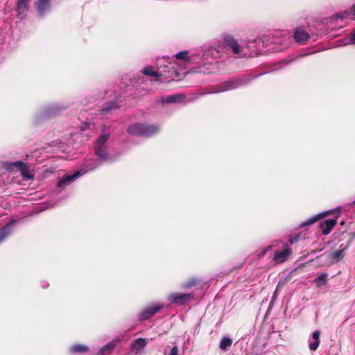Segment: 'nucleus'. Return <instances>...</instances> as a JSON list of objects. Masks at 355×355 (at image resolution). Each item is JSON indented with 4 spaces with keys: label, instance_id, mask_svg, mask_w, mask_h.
Here are the masks:
<instances>
[{
    "label": "nucleus",
    "instance_id": "nucleus-35",
    "mask_svg": "<svg viewBox=\"0 0 355 355\" xmlns=\"http://www.w3.org/2000/svg\"><path fill=\"white\" fill-rule=\"evenodd\" d=\"M323 248H317L315 252H319V251H321L322 250Z\"/></svg>",
    "mask_w": 355,
    "mask_h": 355
},
{
    "label": "nucleus",
    "instance_id": "nucleus-25",
    "mask_svg": "<svg viewBox=\"0 0 355 355\" xmlns=\"http://www.w3.org/2000/svg\"><path fill=\"white\" fill-rule=\"evenodd\" d=\"M327 274H326V273H322V275H320V276H318V277H316L314 279V282H315L317 284L318 286L325 284L327 283Z\"/></svg>",
    "mask_w": 355,
    "mask_h": 355
},
{
    "label": "nucleus",
    "instance_id": "nucleus-21",
    "mask_svg": "<svg viewBox=\"0 0 355 355\" xmlns=\"http://www.w3.org/2000/svg\"><path fill=\"white\" fill-rule=\"evenodd\" d=\"M349 15H353L355 17V4L350 8V10L343 12L342 13L336 14L335 17L344 19Z\"/></svg>",
    "mask_w": 355,
    "mask_h": 355
},
{
    "label": "nucleus",
    "instance_id": "nucleus-14",
    "mask_svg": "<svg viewBox=\"0 0 355 355\" xmlns=\"http://www.w3.org/2000/svg\"><path fill=\"white\" fill-rule=\"evenodd\" d=\"M116 347V344L114 342H110L101 347L98 352L97 355H109L112 353Z\"/></svg>",
    "mask_w": 355,
    "mask_h": 355
},
{
    "label": "nucleus",
    "instance_id": "nucleus-30",
    "mask_svg": "<svg viewBox=\"0 0 355 355\" xmlns=\"http://www.w3.org/2000/svg\"><path fill=\"white\" fill-rule=\"evenodd\" d=\"M179 349L177 345H174L172 349H171L169 355H179Z\"/></svg>",
    "mask_w": 355,
    "mask_h": 355
},
{
    "label": "nucleus",
    "instance_id": "nucleus-16",
    "mask_svg": "<svg viewBox=\"0 0 355 355\" xmlns=\"http://www.w3.org/2000/svg\"><path fill=\"white\" fill-rule=\"evenodd\" d=\"M320 333L318 330L315 331L313 333V338L315 340L313 343L309 344V347L311 351H315L320 344Z\"/></svg>",
    "mask_w": 355,
    "mask_h": 355
},
{
    "label": "nucleus",
    "instance_id": "nucleus-4",
    "mask_svg": "<svg viewBox=\"0 0 355 355\" xmlns=\"http://www.w3.org/2000/svg\"><path fill=\"white\" fill-rule=\"evenodd\" d=\"M8 164L19 171L24 180H28L33 178V175L31 174L28 166L23 162L17 161L13 163H9Z\"/></svg>",
    "mask_w": 355,
    "mask_h": 355
},
{
    "label": "nucleus",
    "instance_id": "nucleus-9",
    "mask_svg": "<svg viewBox=\"0 0 355 355\" xmlns=\"http://www.w3.org/2000/svg\"><path fill=\"white\" fill-rule=\"evenodd\" d=\"M291 254V250L288 248L283 251H276L274 254L273 261L277 263H281L286 261Z\"/></svg>",
    "mask_w": 355,
    "mask_h": 355
},
{
    "label": "nucleus",
    "instance_id": "nucleus-26",
    "mask_svg": "<svg viewBox=\"0 0 355 355\" xmlns=\"http://www.w3.org/2000/svg\"><path fill=\"white\" fill-rule=\"evenodd\" d=\"M232 344V340L229 338H223L220 343V348L225 349L227 347H230Z\"/></svg>",
    "mask_w": 355,
    "mask_h": 355
},
{
    "label": "nucleus",
    "instance_id": "nucleus-8",
    "mask_svg": "<svg viewBox=\"0 0 355 355\" xmlns=\"http://www.w3.org/2000/svg\"><path fill=\"white\" fill-rule=\"evenodd\" d=\"M293 37L296 42L300 44H304L310 38L309 34L302 28L295 29Z\"/></svg>",
    "mask_w": 355,
    "mask_h": 355
},
{
    "label": "nucleus",
    "instance_id": "nucleus-7",
    "mask_svg": "<svg viewBox=\"0 0 355 355\" xmlns=\"http://www.w3.org/2000/svg\"><path fill=\"white\" fill-rule=\"evenodd\" d=\"M333 214L332 210L326 211L324 212H322L318 215L313 216L311 218L306 220V221L302 223L300 225V227H304L307 225H311L320 220L321 218H323L330 214Z\"/></svg>",
    "mask_w": 355,
    "mask_h": 355
},
{
    "label": "nucleus",
    "instance_id": "nucleus-22",
    "mask_svg": "<svg viewBox=\"0 0 355 355\" xmlns=\"http://www.w3.org/2000/svg\"><path fill=\"white\" fill-rule=\"evenodd\" d=\"M118 107L117 103L116 101H112L108 103V105L104 107H103L101 110V114H106L110 112L113 110H116Z\"/></svg>",
    "mask_w": 355,
    "mask_h": 355
},
{
    "label": "nucleus",
    "instance_id": "nucleus-5",
    "mask_svg": "<svg viewBox=\"0 0 355 355\" xmlns=\"http://www.w3.org/2000/svg\"><path fill=\"white\" fill-rule=\"evenodd\" d=\"M338 218V216H337L334 218H329L324 222L320 223L319 227L322 230V233L323 235H327L331 232L332 229L337 224Z\"/></svg>",
    "mask_w": 355,
    "mask_h": 355
},
{
    "label": "nucleus",
    "instance_id": "nucleus-19",
    "mask_svg": "<svg viewBox=\"0 0 355 355\" xmlns=\"http://www.w3.org/2000/svg\"><path fill=\"white\" fill-rule=\"evenodd\" d=\"M201 282V279L192 277L189 280L186 281L182 284V287L185 289H189L191 287H194L198 286Z\"/></svg>",
    "mask_w": 355,
    "mask_h": 355
},
{
    "label": "nucleus",
    "instance_id": "nucleus-36",
    "mask_svg": "<svg viewBox=\"0 0 355 355\" xmlns=\"http://www.w3.org/2000/svg\"><path fill=\"white\" fill-rule=\"evenodd\" d=\"M353 205H355V200L353 202Z\"/></svg>",
    "mask_w": 355,
    "mask_h": 355
},
{
    "label": "nucleus",
    "instance_id": "nucleus-2",
    "mask_svg": "<svg viewBox=\"0 0 355 355\" xmlns=\"http://www.w3.org/2000/svg\"><path fill=\"white\" fill-rule=\"evenodd\" d=\"M192 299H193V295L191 293H173L168 296V300L171 303L179 305H183Z\"/></svg>",
    "mask_w": 355,
    "mask_h": 355
},
{
    "label": "nucleus",
    "instance_id": "nucleus-3",
    "mask_svg": "<svg viewBox=\"0 0 355 355\" xmlns=\"http://www.w3.org/2000/svg\"><path fill=\"white\" fill-rule=\"evenodd\" d=\"M223 44L227 50H231L234 54H238L240 52L237 40L230 35H225L223 37Z\"/></svg>",
    "mask_w": 355,
    "mask_h": 355
},
{
    "label": "nucleus",
    "instance_id": "nucleus-18",
    "mask_svg": "<svg viewBox=\"0 0 355 355\" xmlns=\"http://www.w3.org/2000/svg\"><path fill=\"white\" fill-rule=\"evenodd\" d=\"M31 0H17V11L19 14L24 13L28 9V5Z\"/></svg>",
    "mask_w": 355,
    "mask_h": 355
},
{
    "label": "nucleus",
    "instance_id": "nucleus-34",
    "mask_svg": "<svg viewBox=\"0 0 355 355\" xmlns=\"http://www.w3.org/2000/svg\"><path fill=\"white\" fill-rule=\"evenodd\" d=\"M351 39L352 42L355 44V33L352 34Z\"/></svg>",
    "mask_w": 355,
    "mask_h": 355
},
{
    "label": "nucleus",
    "instance_id": "nucleus-11",
    "mask_svg": "<svg viewBox=\"0 0 355 355\" xmlns=\"http://www.w3.org/2000/svg\"><path fill=\"white\" fill-rule=\"evenodd\" d=\"M95 155L103 162L110 159L105 146H95Z\"/></svg>",
    "mask_w": 355,
    "mask_h": 355
},
{
    "label": "nucleus",
    "instance_id": "nucleus-15",
    "mask_svg": "<svg viewBox=\"0 0 355 355\" xmlns=\"http://www.w3.org/2000/svg\"><path fill=\"white\" fill-rule=\"evenodd\" d=\"M142 73L147 76L155 78L156 80H158L160 77L161 74L159 73L157 71L153 70L152 67H146L142 70Z\"/></svg>",
    "mask_w": 355,
    "mask_h": 355
},
{
    "label": "nucleus",
    "instance_id": "nucleus-6",
    "mask_svg": "<svg viewBox=\"0 0 355 355\" xmlns=\"http://www.w3.org/2000/svg\"><path fill=\"white\" fill-rule=\"evenodd\" d=\"M162 309V306L155 305L147 308L141 312L139 315V319L140 320H146L151 318L155 313L158 312Z\"/></svg>",
    "mask_w": 355,
    "mask_h": 355
},
{
    "label": "nucleus",
    "instance_id": "nucleus-20",
    "mask_svg": "<svg viewBox=\"0 0 355 355\" xmlns=\"http://www.w3.org/2000/svg\"><path fill=\"white\" fill-rule=\"evenodd\" d=\"M147 345V340L146 338H139L135 340L132 346L137 350L143 349Z\"/></svg>",
    "mask_w": 355,
    "mask_h": 355
},
{
    "label": "nucleus",
    "instance_id": "nucleus-24",
    "mask_svg": "<svg viewBox=\"0 0 355 355\" xmlns=\"http://www.w3.org/2000/svg\"><path fill=\"white\" fill-rule=\"evenodd\" d=\"M182 98L183 96L179 94L170 95L166 97L164 102L166 103H176L180 101Z\"/></svg>",
    "mask_w": 355,
    "mask_h": 355
},
{
    "label": "nucleus",
    "instance_id": "nucleus-17",
    "mask_svg": "<svg viewBox=\"0 0 355 355\" xmlns=\"http://www.w3.org/2000/svg\"><path fill=\"white\" fill-rule=\"evenodd\" d=\"M88 351V347L82 344L73 345L70 348V352L73 354L86 353Z\"/></svg>",
    "mask_w": 355,
    "mask_h": 355
},
{
    "label": "nucleus",
    "instance_id": "nucleus-13",
    "mask_svg": "<svg viewBox=\"0 0 355 355\" xmlns=\"http://www.w3.org/2000/svg\"><path fill=\"white\" fill-rule=\"evenodd\" d=\"M80 174L79 171L74 173L73 175H65L57 182V187L62 188L67 184H69L71 180L78 177Z\"/></svg>",
    "mask_w": 355,
    "mask_h": 355
},
{
    "label": "nucleus",
    "instance_id": "nucleus-10",
    "mask_svg": "<svg viewBox=\"0 0 355 355\" xmlns=\"http://www.w3.org/2000/svg\"><path fill=\"white\" fill-rule=\"evenodd\" d=\"M239 85V83L236 80H229L222 83L217 86V92H223L228 90L236 89Z\"/></svg>",
    "mask_w": 355,
    "mask_h": 355
},
{
    "label": "nucleus",
    "instance_id": "nucleus-37",
    "mask_svg": "<svg viewBox=\"0 0 355 355\" xmlns=\"http://www.w3.org/2000/svg\"><path fill=\"white\" fill-rule=\"evenodd\" d=\"M353 236H355V232H354V233H353Z\"/></svg>",
    "mask_w": 355,
    "mask_h": 355
},
{
    "label": "nucleus",
    "instance_id": "nucleus-33",
    "mask_svg": "<svg viewBox=\"0 0 355 355\" xmlns=\"http://www.w3.org/2000/svg\"><path fill=\"white\" fill-rule=\"evenodd\" d=\"M280 287V283H279L275 288V291L273 293V299L276 297V296L278 295L279 288Z\"/></svg>",
    "mask_w": 355,
    "mask_h": 355
},
{
    "label": "nucleus",
    "instance_id": "nucleus-31",
    "mask_svg": "<svg viewBox=\"0 0 355 355\" xmlns=\"http://www.w3.org/2000/svg\"><path fill=\"white\" fill-rule=\"evenodd\" d=\"M300 240V236L299 235H296L295 236H293L290 239V243L291 244H294L295 243H297L298 241Z\"/></svg>",
    "mask_w": 355,
    "mask_h": 355
},
{
    "label": "nucleus",
    "instance_id": "nucleus-23",
    "mask_svg": "<svg viewBox=\"0 0 355 355\" xmlns=\"http://www.w3.org/2000/svg\"><path fill=\"white\" fill-rule=\"evenodd\" d=\"M344 257V250H339L334 251L330 254V258L333 260L338 261L342 260Z\"/></svg>",
    "mask_w": 355,
    "mask_h": 355
},
{
    "label": "nucleus",
    "instance_id": "nucleus-29",
    "mask_svg": "<svg viewBox=\"0 0 355 355\" xmlns=\"http://www.w3.org/2000/svg\"><path fill=\"white\" fill-rule=\"evenodd\" d=\"M10 234L8 225L0 230V243Z\"/></svg>",
    "mask_w": 355,
    "mask_h": 355
},
{
    "label": "nucleus",
    "instance_id": "nucleus-1",
    "mask_svg": "<svg viewBox=\"0 0 355 355\" xmlns=\"http://www.w3.org/2000/svg\"><path fill=\"white\" fill-rule=\"evenodd\" d=\"M159 130V125L156 124L135 123L128 127L127 132L134 137H151L157 135Z\"/></svg>",
    "mask_w": 355,
    "mask_h": 355
},
{
    "label": "nucleus",
    "instance_id": "nucleus-28",
    "mask_svg": "<svg viewBox=\"0 0 355 355\" xmlns=\"http://www.w3.org/2000/svg\"><path fill=\"white\" fill-rule=\"evenodd\" d=\"M110 137L109 134L102 135L96 141V146H105L106 141Z\"/></svg>",
    "mask_w": 355,
    "mask_h": 355
},
{
    "label": "nucleus",
    "instance_id": "nucleus-27",
    "mask_svg": "<svg viewBox=\"0 0 355 355\" xmlns=\"http://www.w3.org/2000/svg\"><path fill=\"white\" fill-rule=\"evenodd\" d=\"M175 58L178 60H182L184 62H188L189 58L188 57V51H183L175 54Z\"/></svg>",
    "mask_w": 355,
    "mask_h": 355
},
{
    "label": "nucleus",
    "instance_id": "nucleus-12",
    "mask_svg": "<svg viewBox=\"0 0 355 355\" xmlns=\"http://www.w3.org/2000/svg\"><path fill=\"white\" fill-rule=\"evenodd\" d=\"M50 6V0H38L36 2V8L38 12V14L40 16H44V14L49 9Z\"/></svg>",
    "mask_w": 355,
    "mask_h": 355
},
{
    "label": "nucleus",
    "instance_id": "nucleus-32",
    "mask_svg": "<svg viewBox=\"0 0 355 355\" xmlns=\"http://www.w3.org/2000/svg\"><path fill=\"white\" fill-rule=\"evenodd\" d=\"M270 248H271V246H270V245H269V246H268V247H266V248H264V249L261 252V253L259 254V256H260V257H263V256L266 254V252H267V251H268Z\"/></svg>",
    "mask_w": 355,
    "mask_h": 355
}]
</instances>
